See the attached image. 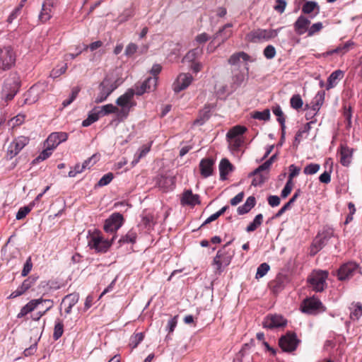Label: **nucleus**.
I'll use <instances>...</instances> for the list:
<instances>
[{"instance_id": "25", "label": "nucleus", "mask_w": 362, "mask_h": 362, "mask_svg": "<svg viewBox=\"0 0 362 362\" xmlns=\"http://www.w3.org/2000/svg\"><path fill=\"white\" fill-rule=\"evenodd\" d=\"M353 151L346 146H341L340 149V162L344 166H348L352 159Z\"/></svg>"}, {"instance_id": "26", "label": "nucleus", "mask_w": 362, "mask_h": 362, "mask_svg": "<svg viewBox=\"0 0 362 362\" xmlns=\"http://www.w3.org/2000/svg\"><path fill=\"white\" fill-rule=\"evenodd\" d=\"M233 170V165L226 158H223L219 163L220 178L225 180L228 175Z\"/></svg>"}, {"instance_id": "33", "label": "nucleus", "mask_w": 362, "mask_h": 362, "mask_svg": "<svg viewBox=\"0 0 362 362\" xmlns=\"http://www.w3.org/2000/svg\"><path fill=\"white\" fill-rule=\"evenodd\" d=\"M151 144L152 142L142 146L141 148L135 153L134 158L132 162V165L133 166L136 165L139 162L140 159L144 157L150 151Z\"/></svg>"}, {"instance_id": "35", "label": "nucleus", "mask_w": 362, "mask_h": 362, "mask_svg": "<svg viewBox=\"0 0 362 362\" xmlns=\"http://www.w3.org/2000/svg\"><path fill=\"white\" fill-rule=\"evenodd\" d=\"M247 74L243 72H238L234 74L232 77L231 87L233 89H236L240 87L241 84L247 79Z\"/></svg>"}, {"instance_id": "60", "label": "nucleus", "mask_w": 362, "mask_h": 362, "mask_svg": "<svg viewBox=\"0 0 362 362\" xmlns=\"http://www.w3.org/2000/svg\"><path fill=\"white\" fill-rule=\"evenodd\" d=\"M289 171L290 173L288 180L293 181V177H296L299 174L300 168L292 164L289 166Z\"/></svg>"}, {"instance_id": "50", "label": "nucleus", "mask_w": 362, "mask_h": 362, "mask_svg": "<svg viewBox=\"0 0 362 362\" xmlns=\"http://www.w3.org/2000/svg\"><path fill=\"white\" fill-rule=\"evenodd\" d=\"M270 269L269 265L267 263L261 264L257 269L255 278L260 279L267 274Z\"/></svg>"}, {"instance_id": "2", "label": "nucleus", "mask_w": 362, "mask_h": 362, "mask_svg": "<svg viewBox=\"0 0 362 362\" xmlns=\"http://www.w3.org/2000/svg\"><path fill=\"white\" fill-rule=\"evenodd\" d=\"M228 244L219 250L214 257L212 265L214 267L215 273L220 274L225 267L228 266L234 256V251L227 249Z\"/></svg>"}, {"instance_id": "27", "label": "nucleus", "mask_w": 362, "mask_h": 362, "mask_svg": "<svg viewBox=\"0 0 362 362\" xmlns=\"http://www.w3.org/2000/svg\"><path fill=\"white\" fill-rule=\"evenodd\" d=\"M95 109L100 117L112 113H115L118 117V113H119V108L112 104H107L100 107H96Z\"/></svg>"}, {"instance_id": "63", "label": "nucleus", "mask_w": 362, "mask_h": 362, "mask_svg": "<svg viewBox=\"0 0 362 362\" xmlns=\"http://www.w3.org/2000/svg\"><path fill=\"white\" fill-rule=\"evenodd\" d=\"M137 49L138 47L136 44L132 42L129 43L125 49V55L127 57L132 56L136 52Z\"/></svg>"}, {"instance_id": "8", "label": "nucleus", "mask_w": 362, "mask_h": 362, "mask_svg": "<svg viewBox=\"0 0 362 362\" xmlns=\"http://www.w3.org/2000/svg\"><path fill=\"white\" fill-rule=\"evenodd\" d=\"M279 30L257 29L250 32L247 37L252 42L267 41L278 35Z\"/></svg>"}, {"instance_id": "42", "label": "nucleus", "mask_w": 362, "mask_h": 362, "mask_svg": "<svg viewBox=\"0 0 362 362\" xmlns=\"http://www.w3.org/2000/svg\"><path fill=\"white\" fill-rule=\"evenodd\" d=\"M137 233L134 229H131L122 237L119 242L120 243H134L136 242Z\"/></svg>"}, {"instance_id": "4", "label": "nucleus", "mask_w": 362, "mask_h": 362, "mask_svg": "<svg viewBox=\"0 0 362 362\" xmlns=\"http://www.w3.org/2000/svg\"><path fill=\"white\" fill-rule=\"evenodd\" d=\"M21 86L20 76L16 73H11L7 77L3 86V95L6 100H11L18 92Z\"/></svg>"}, {"instance_id": "51", "label": "nucleus", "mask_w": 362, "mask_h": 362, "mask_svg": "<svg viewBox=\"0 0 362 362\" xmlns=\"http://www.w3.org/2000/svg\"><path fill=\"white\" fill-rule=\"evenodd\" d=\"M202 52V50L199 48H195L189 51L184 57V60L188 62L194 61L199 55Z\"/></svg>"}, {"instance_id": "55", "label": "nucleus", "mask_w": 362, "mask_h": 362, "mask_svg": "<svg viewBox=\"0 0 362 362\" xmlns=\"http://www.w3.org/2000/svg\"><path fill=\"white\" fill-rule=\"evenodd\" d=\"M323 28L322 23L321 22H317L313 24L311 26L308 27V35L313 36L315 33H318Z\"/></svg>"}, {"instance_id": "23", "label": "nucleus", "mask_w": 362, "mask_h": 362, "mask_svg": "<svg viewBox=\"0 0 362 362\" xmlns=\"http://www.w3.org/2000/svg\"><path fill=\"white\" fill-rule=\"evenodd\" d=\"M79 297L76 293H71L67 295L62 300V305L65 307V313L69 314L71 311L73 306H74L78 301Z\"/></svg>"}, {"instance_id": "44", "label": "nucleus", "mask_w": 362, "mask_h": 362, "mask_svg": "<svg viewBox=\"0 0 362 362\" xmlns=\"http://www.w3.org/2000/svg\"><path fill=\"white\" fill-rule=\"evenodd\" d=\"M144 338V334L142 332L136 333L132 335L129 339V346L133 349H135Z\"/></svg>"}, {"instance_id": "22", "label": "nucleus", "mask_w": 362, "mask_h": 362, "mask_svg": "<svg viewBox=\"0 0 362 362\" xmlns=\"http://www.w3.org/2000/svg\"><path fill=\"white\" fill-rule=\"evenodd\" d=\"M310 21L305 16H300L294 23V28L298 35H303L308 32Z\"/></svg>"}, {"instance_id": "31", "label": "nucleus", "mask_w": 362, "mask_h": 362, "mask_svg": "<svg viewBox=\"0 0 362 362\" xmlns=\"http://www.w3.org/2000/svg\"><path fill=\"white\" fill-rule=\"evenodd\" d=\"M247 131L244 126L236 125L227 133L226 138H243V134Z\"/></svg>"}, {"instance_id": "19", "label": "nucleus", "mask_w": 362, "mask_h": 362, "mask_svg": "<svg viewBox=\"0 0 362 362\" xmlns=\"http://www.w3.org/2000/svg\"><path fill=\"white\" fill-rule=\"evenodd\" d=\"M158 77H148L141 85L136 86L134 93L141 95L144 93L154 90L157 86Z\"/></svg>"}, {"instance_id": "21", "label": "nucleus", "mask_w": 362, "mask_h": 362, "mask_svg": "<svg viewBox=\"0 0 362 362\" xmlns=\"http://www.w3.org/2000/svg\"><path fill=\"white\" fill-rule=\"evenodd\" d=\"M175 177L171 175H160L158 178L157 184L165 191L172 190L175 187Z\"/></svg>"}, {"instance_id": "29", "label": "nucleus", "mask_w": 362, "mask_h": 362, "mask_svg": "<svg viewBox=\"0 0 362 362\" xmlns=\"http://www.w3.org/2000/svg\"><path fill=\"white\" fill-rule=\"evenodd\" d=\"M325 100V93L323 91H319L311 102L312 110L313 115H316L318 110L320 109Z\"/></svg>"}, {"instance_id": "59", "label": "nucleus", "mask_w": 362, "mask_h": 362, "mask_svg": "<svg viewBox=\"0 0 362 362\" xmlns=\"http://www.w3.org/2000/svg\"><path fill=\"white\" fill-rule=\"evenodd\" d=\"M293 181L287 180L284 189L281 191V196L282 198H286L288 196L293 189Z\"/></svg>"}, {"instance_id": "46", "label": "nucleus", "mask_w": 362, "mask_h": 362, "mask_svg": "<svg viewBox=\"0 0 362 362\" xmlns=\"http://www.w3.org/2000/svg\"><path fill=\"white\" fill-rule=\"evenodd\" d=\"M252 117L259 120L267 121L270 119V110L265 109L262 112L256 111L253 112Z\"/></svg>"}, {"instance_id": "12", "label": "nucleus", "mask_w": 362, "mask_h": 362, "mask_svg": "<svg viewBox=\"0 0 362 362\" xmlns=\"http://www.w3.org/2000/svg\"><path fill=\"white\" fill-rule=\"evenodd\" d=\"M123 221L124 218L121 214L114 213L105 221L104 230L107 233H115L122 226Z\"/></svg>"}, {"instance_id": "34", "label": "nucleus", "mask_w": 362, "mask_h": 362, "mask_svg": "<svg viewBox=\"0 0 362 362\" xmlns=\"http://www.w3.org/2000/svg\"><path fill=\"white\" fill-rule=\"evenodd\" d=\"M233 25L231 23L226 24L222 29H221L216 35V38L220 37L221 39V42H223L226 40H228L232 35V30L230 28H232Z\"/></svg>"}, {"instance_id": "32", "label": "nucleus", "mask_w": 362, "mask_h": 362, "mask_svg": "<svg viewBox=\"0 0 362 362\" xmlns=\"http://www.w3.org/2000/svg\"><path fill=\"white\" fill-rule=\"evenodd\" d=\"M250 57L247 54L240 52L231 55L228 59V63L231 65H238L241 60L243 62H247L250 60Z\"/></svg>"}, {"instance_id": "9", "label": "nucleus", "mask_w": 362, "mask_h": 362, "mask_svg": "<svg viewBox=\"0 0 362 362\" xmlns=\"http://www.w3.org/2000/svg\"><path fill=\"white\" fill-rule=\"evenodd\" d=\"M15 62L16 54L10 47L0 49V69H9L15 64Z\"/></svg>"}, {"instance_id": "18", "label": "nucleus", "mask_w": 362, "mask_h": 362, "mask_svg": "<svg viewBox=\"0 0 362 362\" xmlns=\"http://www.w3.org/2000/svg\"><path fill=\"white\" fill-rule=\"evenodd\" d=\"M68 139V134L63 132H57L51 133L45 141V145L56 148L61 143L64 142Z\"/></svg>"}, {"instance_id": "52", "label": "nucleus", "mask_w": 362, "mask_h": 362, "mask_svg": "<svg viewBox=\"0 0 362 362\" xmlns=\"http://www.w3.org/2000/svg\"><path fill=\"white\" fill-rule=\"evenodd\" d=\"M320 168V165L319 164L310 163L305 167L303 173L305 175H314L319 171Z\"/></svg>"}, {"instance_id": "64", "label": "nucleus", "mask_w": 362, "mask_h": 362, "mask_svg": "<svg viewBox=\"0 0 362 362\" xmlns=\"http://www.w3.org/2000/svg\"><path fill=\"white\" fill-rule=\"evenodd\" d=\"M286 6V2L284 0H276L274 8L277 12L282 13L284 12Z\"/></svg>"}, {"instance_id": "28", "label": "nucleus", "mask_w": 362, "mask_h": 362, "mask_svg": "<svg viewBox=\"0 0 362 362\" xmlns=\"http://www.w3.org/2000/svg\"><path fill=\"white\" fill-rule=\"evenodd\" d=\"M344 72L341 70H336L332 72L327 79V89L334 87L344 77Z\"/></svg>"}, {"instance_id": "53", "label": "nucleus", "mask_w": 362, "mask_h": 362, "mask_svg": "<svg viewBox=\"0 0 362 362\" xmlns=\"http://www.w3.org/2000/svg\"><path fill=\"white\" fill-rule=\"evenodd\" d=\"M114 178V175L112 173H108L104 175L98 181V185L99 187H103L107 185Z\"/></svg>"}, {"instance_id": "47", "label": "nucleus", "mask_w": 362, "mask_h": 362, "mask_svg": "<svg viewBox=\"0 0 362 362\" xmlns=\"http://www.w3.org/2000/svg\"><path fill=\"white\" fill-rule=\"evenodd\" d=\"M250 176L255 177L252 181V185L255 187L261 185L266 181V180L267 178V175L262 173H259L255 174V175H252V173H251L250 174Z\"/></svg>"}, {"instance_id": "13", "label": "nucleus", "mask_w": 362, "mask_h": 362, "mask_svg": "<svg viewBox=\"0 0 362 362\" xmlns=\"http://www.w3.org/2000/svg\"><path fill=\"white\" fill-rule=\"evenodd\" d=\"M193 77L189 73H182L179 74L173 83V90L177 93L186 89L192 82Z\"/></svg>"}, {"instance_id": "17", "label": "nucleus", "mask_w": 362, "mask_h": 362, "mask_svg": "<svg viewBox=\"0 0 362 362\" xmlns=\"http://www.w3.org/2000/svg\"><path fill=\"white\" fill-rule=\"evenodd\" d=\"M287 323L286 319L280 315H267L263 322V327L267 329H274L278 327H284Z\"/></svg>"}, {"instance_id": "57", "label": "nucleus", "mask_w": 362, "mask_h": 362, "mask_svg": "<svg viewBox=\"0 0 362 362\" xmlns=\"http://www.w3.org/2000/svg\"><path fill=\"white\" fill-rule=\"evenodd\" d=\"M67 69V64H65L62 66L60 68H55L52 70L50 73V76L53 78H57L62 74H64Z\"/></svg>"}, {"instance_id": "38", "label": "nucleus", "mask_w": 362, "mask_h": 362, "mask_svg": "<svg viewBox=\"0 0 362 362\" xmlns=\"http://www.w3.org/2000/svg\"><path fill=\"white\" fill-rule=\"evenodd\" d=\"M263 221V216L261 214H257L252 223H250L246 228V231L248 233L255 231Z\"/></svg>"}, {"instance_id": "14", "label": "nucleus", "mask_w": 362, "mask_h": 362, "mask_svg": "<svg viewBox=\"0 0 362 362\" xmlns=\"http://www.w3.org/2000/svg\"><path fill=\"white\" fill-rule=\"evenodd\" d=\"M29 139L26 136H21L16 138L8 147V155L10 158H13L28 144Z\"/></svg>"}, {"instance_id": "58", "label": "nucleus", "mask_w": 362, "mask_h": 362, "mask_svg": "<svg viewBox=\"0 0 362 362\" xmlns=\"http://www.w3.org/2000/svg\"><path fill=\"white\" fill-rule=\"evenodd\" d=\"M43 301L42 298L34 299L29 301L26 305V308L30 313L34 310L40 304H42Z\"/></svg>"}, {"instance_id": "49", "label": "nucleus", "mask_w": 362, "mask_h": 362, "mask_svg": "<svg viewBox=\"0 0 362 362\" xmlns=\"http://www.w3.org/2000/svg\"><path fill=\"white\" fill-rule=\"evenodd\" d=\"M64 332V325L61 321H56L54 329V334L53 337L55 340L59 339Z\"/></svg>"}, {"instance_id": "10", "label": "nucleus", "mask_w": 362, "mask_h": 362, "mask_svg": "<svg viewBox=\"0 0 362 362\" xmlns=\"http://www.w3.org/2000/svg\"><path fill=\"white\" fill-rule=\"evenodd\" d=\"M300 309L303 313L308 314H316L325 310L321 301L315 297L304 300L300 305Z\"/></svg>"}, {"instance_id": "24", "label": "nucleus", "mask_w": 362, "mask_h": 362, "mask_svg": "<svg viewBox=\"0 0 362 362\" xmlns=\"http://www.w3.org/2000/svg\"><path fill=\"white\" fill-rule=\"evenodd\" d=\"M199 196L194 194L191 190H187L182 194L181 199L182 205L195 206L199 204Z\"/></svg>"}, {"instance_id": "62", "label": "nucleus", "mask_w": 362, "mask_h": 362, "mask_svg": "<svg viewBox=\"0 0 362 362\" xmlns=\"http://www.w3.org/2000/svg\"><path fill=\"white\" fill-rule=\"evenodd\" d=\"M32 267H33V263L31 262V258L29 257V258H28L25 263L24 264L23 269L22 270V273H21L22 276H26L29 274V272L31 271Z\"/></svg>"}, {"instance_id": "45", "label": "nucleus", "mask_w": 362, "mask_h": 362, "mask_svg": "<svg viewBox=\"0 0 362 362\" xmlns=\"http://www.w3.org/2000/svg\"><path fill=\"white\" fill-rule=\"evenodd\" d=\"M291 107L296 110L302 107L303 105V100L300 95H293L290 100Z\"/></svg>"}, {"instance_id": "7", "label": "nucleus", "mask_w": 362, "mask_h": 362, "mask_svg": "<svg viewBox=\"0 0 362 362\" xmlns=\"http://www.w3.org/2000/svg\"><path fill=\"white\" fill-rule=\"evenodd\" d=\"M334 236V230L329 228L320 233L314 239L310 253L315 255L318 251L322 249L328 243V241Z\"/></svg>"}, {"instance_id": "6", "label": "nucleus", "mask_w": 362, "mask_h": 362, "mask_svg": "<svg viewBox=\"0 0 362 362\" xmlns=\"http://www.w3.org/2000/svg\"><path fill=\"white\" fill-rule=\"evenodd\" d=\"M328 276L327 271L317 270L312 272L308 278V282L313 290L316 292H320L326 286V279Z\"/></svg>"}, {"instance_id": "36", "label": "nucleus", "mask_w": 362, "mask_h": 362, "mask_svg": "<svg viewBox=\"0 0 362 362\" xmlns=\"http://www.w3.org/2000/svg\"><path fill=\"white\" fill-rule=\"evenodd\" d=\"M100 117L95 107L89 112L88 117L82 122V126L88 127L98 121Z\"/></svg>"}, {"instance_id": "20", "label": "nucleus", "mask_w": 362, "mask_h": 362, "mask_svg": "<svg viewBox=\"0 0 362 362\" xmlns=\"http://www.w3.org/2000/svg\"><path fill=\"white\" fill-rule=\"evenodd\" d=\"M214 160L212 158H204L200 161L199 168L202 177H208L211 176L214 171Z\"/></svg>"}, {"instance_id": "41", "label": "nucleus", "mask_w": 362, "mask_h": 362, "mask_svg": "<svg viewBox=\"0 0 362 362\" xmlns=\"http://www.w3.org/2000/svg\"><path fill=\"white\" fill-rule=\"evenodd\" d=\"M299 193H300V190H298L293 195V197L290 199V200L285 204L284 205L281 209L280 210L276 213V214L275 215L276 217H279L280 216H281L286 210H288L291 204H293L296 199L299 196Z\"/></svg>"}, {"instance_id": "5", "label": "nucleus", "mask_w": 362, "mask_h": 362, "mask_svg": "<svg viewBox=\"0 0 362 362\" xmlns=\"http://www.w3.org/2000/svg\"><path fill=\"white\" fill-rule=\"evenodd\" d=\"M136 94L134 90L132 89L128 90L124 94L119 96L116 103L118 106H120L121 110L119 109L118 118L124 119L126 118L129 114L130 108L133 106L132 98Z\"/></svg>"}, {"instance_id": "3", "label": "nucleus", "mask_w": 362, "mask_h": 362, "mask_svg": "<svg viewBox=\"0 0 362 362\" xmlns=\"http://www.w3.org/2000/svg\"><path fill=\"white\" fill-rule=\"evenodd\" d=\"M115 238V235L109 240L104 238L100 232L95 231L88 236V245L96 252L105 253L111 247Z\"/></svg>"}, {"instance_id": "56", "label": "nucleus", "mask_w": 362, "mask_h": 362, "mask_svg": "<svg viewBox=\"0 0 362 362\" xmlns=\"http://www.w3.org/2000/svg\"><path fill=\"white\" fill-rule=\"evenodd\" d=\"M276 55V49L273 45H267L264 49V56L268 59H272Z\"/></svg>"}, {"instance_id": "30", "label": "nucleus", "mask_w": 362, "mask_h": 362, "mask_svg": "<svg viewBox=\"0 0 362 362\" xmlns=\"http://www.w3.org/2000/svg\"><path fill=\"white\" fill-rule=\"evenodd\" d=\"M228 148L233 153L238 152L244 144V138H227Z\"/></svg>"}, {"instance_id": "40", "label": "nucleus", "mask_w": 362, "mask_h": 362, "mask_svg": "<svg viewBox=\"0 0 362 362\" xmlns=\"http://www.w3.org/2000/svg\"><path fill=\"white\" fill-rule=\"evenodd\" d=\"M210 116V110L207 107L202 110L199 115V117L194 122V125H202L203 124L206 120L209 118Z\"/></svg>"}, {"instance_id": "1", "label": "nucleus", "mask_w": 362, "mask_h": 362, "mask_svg": "<svg viewBox=\"0 0 362 362\" xmlns=\"http://www.w3.org/2000/svg\"><path fill=\"white\" fill-rule=\"evenodd\" d=\"M122 80L115 73L107 74L98 86V93L95 98V103H101L122 83Z\"/></svg>"}, {"instance_id": "48", "label": "nucleus", "mask_w": 362, "mask_h": 362, "mask_svg": "<svg viewBox=\"0 0 362 362\" xmlns=\"http://www.w3.org/2000/svg\"><path fill=\"white\" fill-rule=\"evenodd\" d=\"M362 316V305L360 303L353 305L350 317L352 320H358Z\"/></svg>"}, {"instance_id": "37", "label": "nucleus", "mask_w": 362, "mask_h": 362, "mask_svg": "<svg viewBox=\"0 0 362 362\" xmlns=\"http://www.w3.org/2000/svg\"><path fill=\"white\" fill-rule=\"evenodd\" d=\"M316 10V14L319 13L320 7L317 3L313 1H306L302 8V11L305 14H310Z\"/></svg>"}, {"instance_id": "16", "label": "nucleus", "mask_w": 362, "mask_h": 362, "mask_svg": "<svg viewBox=\"0 0 362 362\" xmlns=\"http://www.w3.org/2000/svg\"><path fill=\"white\" fill-rule=\"evenodd\" d=\"M358 271V264L354 262H348L343 264L337 271L339 280L344 281L351 278Z\"/></svg>"}, {"instance_id": "43", "label": "nucleus", "mask_w": 362, "mask_h": 362, "mask_svg": "<svg viewBox=\"0 0 362 362\" xmlns=\"http://www.w3.org/2000/svg\"><path fill=\"white\" fill-rule=\"evenodd\" d=\"M34 206L35 202H33L28 206L20 208L16 214V218L17 220H21L25 218L27 216V214L31 211Z\"/></svg>"}, {"instance_id": "15", "label": "nucleus", "mask_w": 362, "mask_h": 362, "mask_svg": "<svg viewBox=\"0 0 362 362\" xmlns=\"http://www.w3.org/2000/svg\"><path fill=\"white\" fill-rule=\"evenodd\" d=\"M298 344V340L293 333H287L279 339V346L284 351H294Z\"/></svg>"}, {"instance_id": "54", "label": "nucleus", "mask_w": 362, "mask_h": 362, "mask_svg": "<svg viewBox=\"0 0 362 362\" xmlns=\"http://www.w3.org/2000/svg\"><path fill=\"white\" fill-rule=\"evenodd\" d=\"M45 146V148L40 153V154L37 156V160L38 161H42L47 158H48L52 153V151L54 150L49 146Z\"/></svg>"}, {"instance_id": "11", "label": "nucleus", "mask_w": 362, "mask_h": 362, "mask_svg": "<svg viewBox=\"0 0 362 362\" xmlns=\"http://www.w3.org/2000/svg\"><path fill=\"white\" fill-rule=\"evenodd\" d=\"M57 0H44L38 18L42 23L50 20L54 15V11L57 6Z\"/></svg>"}, {"instance_id": "61", "label": "nucleus", "mask_w": 362, "mask_h": 362, "mask_svg": "<svg viewBox=\"0 0 362 362\" xmlns=\"http://www.w3.org/2000/svg\"><path fill=\"white\" fill-rule=\"evenodd\" d=\"M271 161H265L263 164L259 165L257 168H256L254 171L252 172V175L258 174L259 173H262L263 171L268 170L269 168L271 167Z\"/></svg>"}, {"instance_id": "39", "label": "nucleus", "mask_w": 362, "mask_h": 362, "mask_svg": "<svg viewBox=\"0 0 362 362\" xmlns=\"http://www.w3.org/2000/svg\"><path fill=\"white\" fill-rule=\"evenodd\" d=\"M273 113L277 117L278 122L281 124L282 130L285 129V117L284 112L279 105H275L272 107Z\"/></svg>"}]
</instances>
